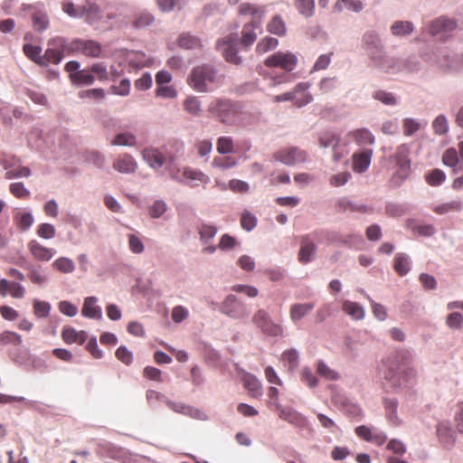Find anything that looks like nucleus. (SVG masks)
I'll return each instance as SVG.
<instances>
[{
	"instance_id": "f257e3e1",
	"label": "nucleus",
	"mask_w": 463,
	"mask_h": 463,
	"mask_svg": "<svg viewBox=\"0 0 463 463\" xmlns=\"http://www.w3.org/2000/svg\"><path fill=\"white\" fill-rule=\"evenodd\" d=\"M361 47L366 54L370 65L375 71L385 73L399 68L398 60L394 55H389L381 33L370 29L365 31L361 37Z\"/></svg>"
},
{
	"instance_id": "f03ea898",
	"label": "nucleus",
	"mask_w": 463,
	"mask_h": 463,
	"mask_svg": "<svg viewBox=\"0 0 463 463\" xmlns=\"http://www.w3.org/2000/svg\"><path fill=\"white\" fill-rule=\"evenodd\" d=\"M257 30L261 33V22L255 18L243 25L241 37L237 33H230L217 42V48L222 51L226 61L235 65L241 63L242 59L238 55V46L241 45L245 50L251 46L257 39Z\"/></svg>"
},
{
	"instance_id": "7ed1b4c3",
	"label": "nucleus",
	"mask_w": 463,
	"mask_h": 463,
	"mask_svg": "<svg viewBox=\"0 0 463 463\" xmlns=\"http://www.w3.org/2000/svg\"><path fill=\"white\" fill-rule=\"evenodd\" d=\"M411 357L408 350H401L397 353L396 359L388 357L382 361L378 368L379 376L385 380L388 387L392 389H402L410 386L414 380L415 372L411 368L398 371V362L406 363Z\"/></svg>"
},
{
	"instance_id": "20e7f679",
	"label": "nucleus",
	"mask_w": 463,
	"mask_h": 463,
	"mask_svg": "<svg viewBox=\"0 0 463 463\" xmlns=\"http://www.w3.org/2000/svg\"><path fill=\"white\" fill-rule=\"evenodd\" d=\"M209 113L227 126H233L239 115L238 106L228 99H216L209 104Z\"/></svg>"
},
{
	"instance_id": "39448f33",
	"label": "nucleus",
	"mask_w": 463,
	"mask_h": 463,
	"mask_svg": "<svg viewBox=\"0 0 463 463\" xmlns=\"http://www.w3.org/2000/svg\"><path fill=\"white\" fill-rule=\"evenodd\" d=\"M217 70L211 64L194 67L188 78L189 85L198 92L210 91L209 85L216 81Z\"/></svg>"
},
{
	"instance_id": "423d86ee",
	"label": "nucleus",
	"mask_w": 463,
	"mask_h": 463,
	"mask_svg": "<svg viewBox=\"0 0 463 463\" xmlns=\"http://www.w3.org/2000/svg\"><path fill=\"white\" fill-rule=\"evenodd\" d=\"M251 322L265 335L275 337L283 335L282 326L276 323L265 309H258L252 316Z\"/></svg>"
},
{
	"instance_id": "0eeeda50",
	"label": "nucleus",
	"mask_w": 463,
	"mask_h": 463,
	"mask_svg": "<svg viewBox=\"0 0 463 463\" xmlns=\"http://www.w3.org/2000/svg\"><path fill=\"white\" fill-rule=\"evenodd\" d=\"M48 48L40 58V66L47 67L50 63L59 64L63 57L66 48V40L62 37L50 39Z\"/></svg>"
},
{
	"instance_id": "6e6552de",
	"label": "nucleus",
	"mask_w": 463,
	"mask_h": 463,
	"mask_svg": "<svg viewBox=\"0 0 463 463\" xmlns=\"http://www.w3.org/2000/svg\"><path fill=\"white\" fill-rule=\"evenodd\" d=\"M220 311L232 319H243L250 315L247 305L232 294L228 295L222 301Z\"/></svg>"
},
{
	"instance_id": "1a4fd4ad",
	"label": "nucleus",
	"mask_w": 463,
	"mask_h": 463,
	"mask_svg": "<svg viewBox=\"0 0 463 463\" xmlns=\"http://www.w3.org/2000/svg\"><path fill=\"white\" fill-rule=\"evenodd\" d=\"M298 63L297 56L292 52H278L266 58L264 64L267 67L274 68L280 67L286 71H291L295 69Z\"/></svg>"
},
{
	"instance_id": "9d476101",
	"label": "nucleus",
	"mask_w": 463,
	"mask_h": 463,
	"mask_svg": "<svg viewBox=\"0 0 463 463\" xmlns=\"http://www.w3.org/2000/svg\"><path fill=\"white\" fill-rule=\"evenodd\" d=\"M274 158L286 165H294L307 160V153L298 147L281 149L274 154Z\"/></svg>"
},
{
	"instance_id": "9b49d317",
	"label": "nucleus",
	"mask_w": 463,
	"mask_h": 463,
	"mask_svg": "<svg viewBox=\"0 0 463 463\" xmlns=\"http://www.w3.org/2000/svg\"><path fill=\"white\" fill-rule=\"evenodd\" d=\"M320 147L325 149H331L334 153L333 160L338 162L343 157V155L338 151L340 147V137L333 132L322 133L319 137Z\"/></svg>"
},
{
	"instance_id": "f8f14e48",
	"label": "nucleus",
	"mask_w": 463,
	"mask_h": 463,
	"mask_svg": "<svg viewBox=\"0 0 463 463\" xmlns=\"http://www.w3.org/2000/svg\"><path fill=\"white\" fill-rule=\"evenodd\" d=\"M457 27V22L454 19L446 16H439L430 23L429 33L431 36H438L442 33H448L454 31Z\"/></svg>"
},
{
	"instance_id": "ddd939ff",
	"label": "nucleus",
	"mask_w": 463,
	"mask_h": 463,
	"mask_svg": "<svg viewBox=\"0 0 463 463\" xmlns=\"http://www.w3.org/2000/svg\"><path fill=\"white\" fill-rule=\"evenodd\" d=\"M113 168L122 174H133L137 168V164L131 155L123 154L114 161Z\"/></svg>"
},
{
	"instance_id": "4468645a",
	"label": "nucleus",
	"mask_w": 463,
	"mask_h": 463,
	"mask_svg": "<svg viewBox=\"0 0 463 463\" xmlns=\"http://www.w3.org/2000/svg\"><path fill=\"white\" fill-rule=\"evenodd\" d=\"M279 410L280 419L287 420L288 423L293 424L298 428H305L307 424V419L290 408H284L280 405L277 406Z\"/></svg>"
},
{
	"instance_id": "2eb2a0df",
	"label": "nucleus",
	"mask_w": 463,
	"mask_h": 463,
	"mask_svg": "<svg viewBox=\"0 0 463 463\" xmlns=\"http://www.w3.org/2000/svg\"><path fill=\"white\" fill-rule=\"evenodd\" d=\"M373 156L372 149H364L361 152L353 155V169L357 173L366 171L371 164Z\"/></svg>"
},
{
	"instance_id": "dca6fc26",
	"label": "nucleus",
	"mask_w": 463,
	"mask_h": 463,
	"mask_svg": "<svg viewBox=\"0 0 463 463\" xmlns=\"http://www.w3.org/2000/svg\"><path fill=\"white\" fill-rule=\"evenodd\" d=\"M415 26L411 21L397 20L390 26V33L396 38H406L414 32Z\"/></svg>"
},
{
	"instance_id": "f3484780",
	"label": "nucleus",
	"mask_w": 463,
	"mask_h": 463,
	"mask_svg": "<svg viewBox=\"0 0 463 463\" xmlns=\"http://www.w3.org/2000/svg\"><path fill=\"white\" fill-rule=\"evenodd\" d=\"M24 268L28 270V277L33 284L41 286L48 281V275L41 265L25 263Z\"/></svg>"
},
{
	"instance_id": "a211bd4d",
	"label": "nucleus",
	"mask_w": 463,
	"mask_h": 463,
	"mask_svg": "<svg viewBox=\"0 0 463 463\" xmlns=\"http://www.w3.org/2000/svg\"><path fill=\"white\" fill-rule=\"evenodd\" d=\"M142 156L148 165L154 169L161 168L165 163V158L163 154L156 148L144 149Z\"/></svg>"
},
{
	"instance_id": "6ab92c4d",
	"label": "nucleus",
	"mask_w": 463,
	"mask_h": 463,
	"mask_svg": "<svg viewBox=\"0 0 463 463\" xmlns=\"http://www.w3.org/2000/svg\"><path fill=\"white\" fill-rule=\"evenodd\" d=\"M398 60L399 68L392 71H385V74H397L403 71H407L409 72H416L420 69V62L415 56H410L406 59H402L396 56Z\"/></svg>"
},
{
	"instance_id": "aec40b11",
	"label": "nucleus",
	"mask_w": 463,
	"mask_h": 463,
	"mask_svg": "<svg viewBox=\"0 0 463 463\" xmlns=\"http://www.w3.org/2000/svg\"><path fill=\"white\" fill-rule=\"evenodd\" d=\"M98 298L96 297H88L84 299L81 314L88 318H102V311L100 307L96 306Z\"/></svg>"
},
{
	"instance_id": "412c9836",
	"label": "nucleus",
	"mask_w": 463,
	"mask_h": 463,
	"mask_svg": "<svg viewBox=\"0 0 463 463\" xmlns=\"http://www.w3.org/2000/svg\"><path fill=\"white\" fill-rule=\"evenodd\" d=\"M28 248H29L32 255L36 260H42V261L50 260L55 253L54 250L43 247V245H41L40 243H38L35 241H30L28 244Z\"/></svg>"
},
{
	"instance_id": "4be33fe9",
	"label": "nucleus",
	"mask_w": 463,
	"mask_h": 463,
	"mask_svg": "<svg viewBox=\"0 0 463 463\" xmlns=\"http://www.w3.org/2000/svg\"><path fill=\"white\" fill-rule=\"evenodd\" d=\"M165 403L167 406L174 411L175 412L181 413L184 415L190 416L194 419H200L202 420V415L203 414L200 410L195 409L194 407L188 406L184 403L181 402H175L172 401H165Z\"/></svg>"
},
{
	"instance_id": "5701e85b",
	"label": "nucleus",
	"mask_w": 463,
	"mask_h": 463,
	"mask_svg": "<svg viewBox=\"0 0 463 463\" xmlns=\"http://www.w3.org/2000/svg\"><path fill=\"white\" fill-rule=\"evenodd\" d=\"M397 170L390 180L393 187H399L408 178L411 172V161L396 164Z\"/></svg>"
},
{
	"instance_id": "b1692460",
	"label": "nucleus",
	"mask_w": 463,
	"mask_h": 463,
	"mask_svg": "<svg viewBox=\"0 0 463 463\" xmlns=\"http://www.w3.org/2000/svg\"><path fill=\"white\" fill-rule=\"evenodd\" d=\"M317 250V246L313 241H310L306 236L303 241L298 253V260L307 264L313 260V256Z\"/></svg>"
},
{
	"instance_id": "393cba45",
	"label": "nucleus",
	"mask_w": 463,
	"mask_h": 463,
	"mask_svg": "<svg viewBox=\"0 0 463 463\" xmlns=\"http://www.w3.org/2000/svg\"><path fill=\"white\" fill-rule=\"evenodd\" d=\"M69 78L73 85L76 86H90L95 81L94 75L86 69L80 70L78 72H74L69 75Z\"/></svg>"
},
{
	"instance_id": "a878e982",
	"label": "nucleus",
	"mask_w": 463,
	"mask_h": 463,
	"mask_svg": "<svg viewBox=\"0 0 463 463\" xmlns=\"http://www.w3.org/2000/svg\"><path fill=\"white\" fill-rule=\"evenodd\" d=\"M313 303H303V304H294L290 307L289 316L290 319L297 323L301 320L304 317H306L313 308Z\"/></svg>"
},
{
	"instance_id": "bb28decb",
	"label": "nucleus",
	"mask_w": 463,
	"mask_h": 463,
	"mask_svg": "<svg viewBox=\"0 0 463 463\" xmlns=\"http://www.w3.org/2000/svg\"><path fill=\"white\" fill-rule=\"evenodd\" d=\"M179 47L185 50H196L202 47L201 40L189 33H183L178 37Z\"/></svg>"
},
{
	"instance_id": "cd10ccee",
	"label": "nucleus",
	"mask_w": 463,
	"mask_h": 463,
	"mask_svg": "<svg viewBox=\"0 0 463 463\" xmlns=\"http://www.w3.org/2000/svg\"><path fill=\"white\" fill-rule=\"evenodd\" d=\"M354 140L360 146L373 145L374 143L373 135L366 128H360L349 133Z\"/></svg>"
},
{
	"instance_id": "c85d7f7f",
	"label": "nucleus",
	"mask_w": 463,
	"mask_h": 463,
	"mask_svg": "<svg viewBox=\"0 0 463 463\" xmlns=\"http://www.w3.org/2000/svg\"><path fill=\"white\" fill-rule=\"evenodd\" d=\"M372 97L385 106L393 107L399 103V98L394 93L385 90H377L373 91Z\"/></svg>"
},
{
	"instance_id": "c756f323",
	"label": "nucleus",
	"mask_w": 463,
	"mask_h": 463,
	"mask_svg": "<svg viewBox=\"0 0 463 463\" xmlns=\"http://www.w3.org/2000/svg\"><path fill=\"white\" fill-rule=\"evenodd\" d=\"M343 310L354 320H361L364 317V307L356 303L345 300L343 303Z\"/></svg>"
},
{
	"instance_id": "7c9ffc66",
	"label": "nucleus",
	"mask_w": 463,
	"mask_h": 463,
	"mask_svg": "<svg viewBox=\"0 0 463 463\" xmlns=\"http://www.w3.org/2000/svg\"><path fill=\"white\" fill-rule=\"evenodd\" d=\"M345 8L355 13L364 9V4L359 0H337L334 5V11L341 13Z\"/></svg>"
},
{
	"instance_id": "2f4dec72",
	"label": "nucleus",
	"mask_w": 463,
	"mask_h": 463,
	"mask_svg": "<svg viewBox=\"0 0 463 463\" xmlns=\"http://www.w3.org/2000/svg\"><path fill=\"white\" fill-rule=\"evenodd\" d=\"M393 268L400 276H405L411 269L409 256L405 253L396 254Z\"/></svg>"
},
{
	"instance_id": "473e14b6",
	"label": "nucleus",
	"mask_w": 463,
	"mask_h": 463,
	"mask_svg": "<svg viewBox=\"0 0 463 463\" xmlns=\"http://www.w3.org/2000/svg\"><path fill=\"white\" fill-rule=\"evenodd\" d=\"M33 26L35 31L43 33L49 27V17L47 14L37 11L32 15Z\"/></svg>"
},
{
	"instance_id": "72a5a7b5",
	"label": "nucleus",
	"mask_w": 463,
	"mask_h": 463,
	"mask_svg": "<svg viewBox=\"0 0 463 463\" xmlns=\"http://www.w3.org/2000/svg\"><path fill=\"white\" fill-rule=\"evenodd\" d=\"M136 144V137L131 132L118 133L111 141L112 146H135Z\"/></svg>"
},
{
	"instance_id": "f704fd0d",
	"label": "nucleus",
	"mask_w": 463,
	"mask_h": 463,
	"mask_svg": "<svg viewBox=\"0 0 463 463\" xmlns=\"http://www.w3.org/2000/svg\"><path fill=\"white\" fill-rule=\"evenodd\" d=\"M298 13L306 18L312 17L315 12V0H295Z\"/></svg>"
},
{
	"instance_id": "c9c22d12",
	"label": "nucleus",
	"mask_w": 463,
	"mask_h": 463,
	"mask_svg": "<svg viewBox=\"0 0 463 463\" xmlns=\"http://www.w3.org/2000/svg\"><path fill=\"white\" fill-rule=\"evenodd\" d=\"M168 206L162 199H157L148 207V214L152 219L161 218L167 211Z\"/></svg>"
},
{
	"instance_id": "e433bc0d",
	"label": "nucleus",
	"mask_w": 463,
	"mask_h": 463,
	"mask_svg": "<svg viewBox=\"0 0 463 463\" xmlns=\"http://www.w3.org/2000/svg\"><path fill=\"white\" fill-rule=\"evenodd\" d=\"M434 133L439 136H444L449 132V120L443 114L438 115L432 121Z\"/></svg>"
},
{
	"instance_id": "4c0bfd02",
	"label": "nucleus",
	"mask_w": 463,
	"mask_h": 463,
	"mask_svg": "<svg viewBox=\"0 0 463 463\" xmlns=\"http://www.w3.org/2000/svg\"><path fill=\"white\" fill-rule=\"evenodd\" d=\"M267 29L269 33L279 36L286 33V25L280 15H275L269 23Z\"/></svg>"
},
{
	"instance_id": "58836bf2",
	"label": "nucleus",
	"mask_w": 463,
	"mask_h": 463,
	"mask_svg": "<svg viewBox=\"0 0 463 463\" xmlns=\"http://www.w3.org/2000/svg\"><path fill=\"white\" fill-rule=\"evenodd\" d=\"M397 406H398V401L396 399H385L384 400V407H385L387 418L393 424H397L399 422V419H398V415H397Z\"/></svg>"
},
{
	"instance_id": "ea45409f",
	"label": "nucleus",
	"mask_w": 463,
	"mask_h": 463,
	"mask_svg": "<svg viewBox=\"0 0 463 463\" xmlns=\"http://www.w3.org/2000/svg\"><path fill=\"white\" fill-rule=\"evenodd\" d=\"M86 14L88 18L93 20H99L101 18V11L98 5L95 3L87 2L81 6L80 17Z\"/></svg>"
},
{
	"instance_id": "a19ab883",
	"label": "nucleus",
	"mask_w": 463,
	"mask_h": 463,
	"mask_svg": "<svg viewBox=\"0 0 463 463\" xmlns=\"http://www.w3.org/2000/svg\"><path fill=\"white\" fill-rule=\"evenodd\" d=\"M5 169H6L5 173V178L6 179H14V178H20V177H29L31 175V170L27 166H19L16 169H11L8 170V168L11 166L10 165H7L6 163L4 164Z\"/></svg>"
},
{
	"instance_id": "79ce46f5",
	"label": "nucleus",
	"mask_w": 463,
	"mask_h": 463,
	"mask_svg": "<svg viewBox=\"0 0 463 463\" xmlns=\"http://www.w3.org/2000/svg\"><path fill=\"white\" fill-rule=\"evenodd\" d=\"M52 266L62 273H71L75 269L73 260L66 257L57 259L52 263Z\"/></svg>"
},
{
	"instance_id": "37998d69",
	"label": "nucleus",
	"mask_w": 463,
	"mask_h": 463,
	"mask_svg": "<svg viewBox=\"0 0 463 463\" xmlns=\"http://www.w3.org/2000/svg\"><path fill=\"white\" fill-rule=\"evenodd\" d=\"M216 148L218 153L222 155L232 153L234 151L232 138L225 136L220 137L217 139Z\"/></svg>"
},
{
	"instance_id": "c03bdc74",
	"label": "nucleus",
	"mask_w": 463,
	"mask_h": 463,
	"mask_svg": "<svg viewBox=\"0 0 463 463\" xmlns=\"http://www.w3.org/2000/svg\"><path fill=\"white\" fill-rule=\"evenodd\" d=\"M239 14L241 15H248V14L258 15V17H259L258 20L260 21L261 17L265 14V10L263 7L257 8L256 6H254L251 4L243 3L239 6Z\"/></svg>"
},
{
	"instance_id": "a18cd8bd",
	"label": "nucleus",
	"mask_w": 463,
	"mask_h": 463,
	"mask_svg": "<svg viewBox=\"0 0 463 463\" xmlns=\"http://www.w3.org/2000/svg\"><path fill=\"white\" fill-rule=\"evenodd\" d=\"M278 44L279 41L276 38L265 37L257 43L256 52L259 53H265L275 49Z\"/></svg>"
},
{
	"instance_id": "49530a36",
	"label": "nucleus",
	"mask_w": 463,
	"mask_h": 463,
	"mask_svg": "<svg viewBox=\"0 0 463 463\" xmlns=\"http://www.w3.org/2000/svg\"><path fill=\"white\" fill-rule=\"evenodd\" d=\"M17 225L22 231H27L33 222V217L31 213L19 212L15 215Z\"/></svg>"
},
{
	"instance_id": "de8ad7c7",
	"label": "nucleus",
	"mask_w": 463,
	"mask_h": 463,
	"mask_svg": "<svg viewBox=\"0 0 463 463\" xmlns=\"http://www.w3.org/2000/svg\"><path fill=\"white\" fill-rule=\"evenodd\" d=\"M84 55L90 57H99L101 53V45L92 40L85 41L82 52Z\"/></svg>"
},
{
	"instance_id": "09e8293b",
	"label": "nucleus",
	"mask_w": 463,
	"mask_h": 463,
	"mask_svg": "<svg viewBox=\"0 0 463 463\" xmlns=\"http://www.w3.org/2000/svg\"><path fill=\"white\" fill-rule=\"evenodd\" d=\"M23 49H24L25 55L30 60H32L33 61H34L35 63L40 65V58L42 57V55H41L42 47L41 46H36V45H33L30 43H26L24 45Z\"/></svg>"
},
{
	"instance_id": "8fccbe9b",
	"label": "nucleus",
	"mask_w": 463,
	"mask_h": 463,
	"mask_svg": "<svg viewBox=\"0 0 463 463\" xmlns=\"http://www.w3.org/2000/svg\"><path fill=\"white\" fill-rule=\"evenodd\" d=\"M184 176L192 181H197L203 184H207L210 178L203 172L192 168H184Z\"/></svg>"
},
{
	"instance_id": "3c124183",
	"label": "nucleus",
	"mask_w": 463,
	"mask_h": 463,
	"mask_svg": "<svg viewBox=\"0 0 463 463\" xmlns=\"http://www.w3.org/2000/svg\"><path fill=\"white\" fill-rule=\"evenodd\" d=\"M446 179L445 173L440 169H433L426 175L428 184L431 186L441 184Z\"/></svg>"
},
{
	"instance_id": "603ef678",
	"label": "nucleus",
	"mask_w": 463,
	"mask_h": 463,
	"mask_svg": "<svg viewBox=\"0 0 463 463\" xmlns=\"http://www.w3.org/2000/svg\"><path fill=\"white\" fill-rule=\"evenodd\" d=\"M184 109L194 116H199L201 112V102L197 97H188L184 102Z\"/></svg>"
},
{
	"instance_id": "864d4df0",
	"label": "nucleus",
	"mask_w": 463,
	"mask_h": 463,
	"mask_svg": "<svg viewBox=\"0 0 463 463\" xmlns=\"http://www.w3.org/2000/svg\"><path fill=\"white\" fill-rule=\"evenodd\" d=\"M155 18L150 13L146 11L140 12L134 21V26L137 29H142L152 24Z\"/></svg>"
},
{
	"instance_id": "5fc2aeb1",
	"label": "nucleus",
	"mask_w": 463,
	"mask_h": 463,
	"mask_svg": "<svg viewBox=\"0 0 463 463\" xmlns=\"http://www.w3.org/2000/svg\"><path fill=\"white\" fill-rule=\"evenodd\" d=\"M217 233V228L213 225L203 223L199 228L200 239L203 243L214 238Z\"/></svg>"
},
{
	"instance_id": "6e6d98bb",
	"label": "nucleus",
	"mask_w": 463,
	"mask_h": 463,
	"mask_svg": "<svg viewBox=\"0 0 463 463\" xmlns=\"http://www.w3.org/2000/svg\"><path fill=\"white\" fill-rule=\"evenodd\" d=\"M244 386L252 393V395L260 394V382L251 374H247L244 379Z\"/></svg>"
},
{
	"instance_id": "4d7b16f0",
	"label": "nucleus",
	"mask_w": 463,
	"mask_h": 463,
	"mask_svg": "<svg viewBox=\"0 0 463 463\" xmlns=\"http://www.w3.org/2000/svg\"><path fill=\"white\" fill-rule=\"evenodd\" d=\"M106 97L105 90L101 88L81 90L79 92L80 99H93L96 100H102Z\"/></svg>"
},
{
	"instance_id": "13d9d810",
	"label": "nucleus",
	"mask_w": 463,
	"mask_h": 463,
	"mask_svg": "<svg viewBox=\"0 0 463 463\" xmlns=\"http://www.w3.org/2000/svg\"><path fill=\"white\" fill-rule=\"evenodd\" d=\"M462 208V203L460 201H451L449 203H446L435 207V213L439 214H444L450 211H460Z\"/></svg>"
},
{
	"instance_id": "bf43d9fd",
	"label": "nucleus",
	"mask_w": 463,
	"mask_h": 463,
	"mask_svg": "<svg viewBox=\"0 0 463 463\" xmlns=\"http://www.w3.org/2000/svg\"><path fill=\"white\" fill-rule=\"evenodd\" d=\"M257 224V219L256 217L251 214L250 212L245 211L241 218V225L242 229H244L247 232H250L255 228Z\"/></svg>"
},
{
	"instance_id": "052dcab7",
	"label": "nucleus",
	"mask_w": 463,
	"mask_h": 463,
	"mask_svg": "<svg viewBox=\"0 0 463 463\" xmlns=\"http://www.w3.org/2000/svg\"><path fill=\"white\" fill-rule=\"evenodd\" d=\"M437 434L440 440L444 442H454L453 430L446 424H439L437 428Z\"/></svg>"
},
{
	"instance_id": "680f3d73",
	"label": "nucleus",
	"mask_w": 463,
	"mask_h": 463,
	"mask_svg": "<svg viewBox=\"0 0 463 463\" xmlns=\"http://www.w3.org/2000/svg\"><path fill=\"white\" fill-rule=\"evenodd\" d=\"M317 372L319 375L325 377L327 380H337L339 378L338 373L330 369L322 361L318 362Z\"/></svg>"
},
{
	"instance_id": "e2e57ef3",
	"label": "nucleus",
	"mask_w": 463,
	"mask_h": 463,
	"mask_svg": "<svg viewBox=\"0 0 463 463\" xmlns=\"http://www.w3.org/2000/svg\"><path fill=\"white\" fill-rule=\"evenodd\" d=\"M442 162L447 166L455 167L458 163L457 150L455 148L447 149L442 156Z\"/></svg>"
},
{
	"instance_id": "0e129e2a",
	"label": "nucleus",
	"mask_w": 463,
	"mask_h": 463,
	"mask_svg": "<svg viewBox=\"0 0 463 463\" xmlns=\"http://www.w3.org/2000/svg\"><path fill=\"white\" fill-rule=\"evenodd\" d=\"M33 309L38 317H46L50 314L51 305L45 301L34 300Z\"/></svg>"
},
{
	"instance_id": "69168bd1",
	"label": "nucleus",
	"mask_w": 463,
	"mask_h": 463,
	"mask_svg": "<svg viewBox=\"0 0 463 463\" xmlns=\"http://www.w3.org/2000/svg\"><path fill=\"white\" fill-rule=\"evenodd\" d=\"M10 192L17 198H27L30 195V191L21 182L11 184Z\"/></svg>"
},
{
	"instance_id": "338daca9",
	"label": "nucleus",
	"mask_w": 463,
	"mask_h": 463,
	"mask_svg": "<svg viewBox=\"0 0 463 463\" xmlns=\"http://www.w3.org/2000/svg\"><path fill=\"white\" fill-rule=\"evenodd\" d=\"M114 94L119 96H128L130 90V81L128 79H123L118 86L113 85L110 87Z\"/></svg>"
},
{
	"instance_id": "774afa93",
	"label": "nucleus",
	"mask_w": 463,
	"mask_h": 463,
	"mask_svg": "<svg viewBox=\"0 0 463 463\" xmlns=\"http://www.w3.org/2000/svg\"><path fill=\"white\" fill-rule=\"evenodd\" d=\"M116 357L123 364L128 365L132 363V353L124 345L119 346L116 351Z\"/></svg>"
}]
</instances>
